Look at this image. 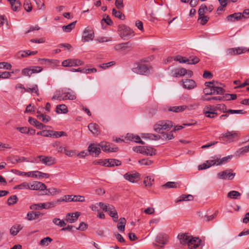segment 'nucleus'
Segmentation results:
<instances>
[{"instance_id":"obj_1","label":"nucleus","mask_w":249,"mask_h":249,"mask_svg":"<svg viewBox=\"0 0 249 249\" xmlns=\"http://www.w3.org/2000/svg\"><path fill=\"white\" fill-rule=\"evenodd\" d=\"M76 98V94L71 89H68L62 91H57L53 96L52 100H73Z\"/></svg>"},{"instance_id":"obj_2","label":"nucleus","mask_w":249,"mask_h":249,"mask_svg":"<svg viewBox=\"0 0 249 249\" xmlns=\"http://www.w3.org/2000/svg\"><path fill=\"white\" fill-rule=\"evenodd\" d=\"M231 159V156H228L222 158V159H214L212 160L206 161L205 163H203L198 166V168L199 170L206 169L210 167L211 166L216 165H219L220 164H225L228 162Z\"/></svg>"},{"instance_id":"obj_3","label":"nucleus","mask_w":249,"mask_h":249,"mask_svg":"<svg viewBox=\"0 0 249 249\" xmlns=\"http://www.w3.org/2000/svg\"><path fill=\"white\" fill-rule=\"evenodd\" d=\"M173 126V122L169 121H159L154 125V130L158 133H162V130H169Z\"/></svg>"},{"instance_id":"obj_4","label":"nucleus","mask_w":249,"mask_h":249,"mask_svg":"<svg viewBox=\"0 0 249 249\" xmlns=\"http://www.w3.org/2000/svg\"><path fill=\"white\" fill-rule=\"evenodd\" d=\"M238 137L239 133L238 131H227L221 135L220 139L225 142L230 143L234 141Z\"/></svg>"},{"instance_id":"obj_5","label":"nucleus","mask_w":249,"mask_h":249,"mask_svg":"<svg viewBox=\"0 0 249 249\" xmlns=\"http://www.w3.org/2000/svg\"><path fill=\"white\" fill-rule=\"evenodd\" d=\"M118 32L121 38L125 39L133 36V32L127 26L122 24L118 26Z\"/></svg>"},{"instance_id":"obj_6","label":"nucleus","mask_w":249,"mask_h":249,"mask_svg":"<svg viewBox=\"0 0 249 249\" xmlns=\"http://www.w3.org/2000/svg\"><path fill=\"white\" fill-rule=\"evenodd\" d=\"M235 176V173H233L231 169H227L220 172L217 174V178L220 179L231 180Z\"/></svg>"},{"instance_id":"obj_7","label":"nucleus","mask_w":249,"mask_h":249,"mask_svg":"<svg viewBox=\"0 0 249 249\" xmlns=\"http://www.w3.org/2000/svg\"><path fill=\"white\" fill-rule=\"evenodd\" d=\"M94 37V33L92 29L89 27L86 28L83 32L82 40L84 42L92 40Z\"/></svg>"},{"instance_id":"obj_8","label":"nucleus","mask_w":249,"mask_h":249,"mask_svg":"<svg viewBox=\"0 0 249 249\" xmlns=\"http://www.w3.org/2000/svg\"><path fill=\"white\" fill-rule=\"evenodd\" d=\"M84 64V62L80 59H68L62 62L63 67L79 66Z\"/></svg>"},{"instance_id":"obj_9","label":"nucleus","mask_w":249,"mask_h":249,"mask_svg":"<svg viewBox=\"0 0 249 249\" xmlns=\"http://www.w3.org/2000/svg\"><path fill=\"white\" fill-rule=\"evenodd\" d=\"M38 158L40 162L46 166H51L56 162L55 159L51 156L39 155Z\"/></svg>"},{"instance_id":"obj_10","label":"nucleus","mask_w":249,"mask_h":249,"mask_svg":"<svg viewBox=\"0 0 249 249\" xmlns=\"http://www.w3.org/2000/svg\"><path fill=\"white\" fill-rule=\"evenodd\" d=\"M248 52V49L245 47H237L229 49L227 51V55H234L245 53Z\"/></svg>"},{"instance_id":"obj_11","label":"nucleus","mask_w":249,"mask_h":249,"mask_svg":"<svg viewBox=\"0 0 249 249\" xmlns=\"http://www.w3.org/2000/svg\"><path fill=\"white\" fill-rule=\"evenodd\" d=\"M99 146L103 151L106 152H116L118 149L117 147L111 146V144L106 142H101Z\"/></svg>"},{"instance_id":"obj_12","label":"nucleus","mask_w":249,"mask_h":249,"mask_svg":"<svg viewBox=\"0 0 249 249\" xmlns=\"http://www.w3.org/2000/svg\"><path fill=\"white\" fill-rule=\"evenodd\" d=\"M124 177L126 180L132 183H135L140 179V175L138 172H128L124 175Z\"/></svg>"},{"instance_id":"obj_13","label":"nucleus","mask_w":249,"mask_h":249,"mask_svg":"<svg viewBox=\"0 0 249 249\" xmlns=\"http://www.w3.org/2000/svg\"><path fill=\"white\" fill-rule=\"evenodd\" d=\"M132 71L136 73L143 75L149 72V69L145 65L140 64L134 67Z\"/></svg>"},{"instance_id":"obj_14","label":"nucleus","mask_w":249,"mask_h":249,"mask_svg":"<svg viewBox=\"0 0 249 249\" xmlns=\"http://www.w3.org/2000/svg\"><path fill=\"white\" fill-rule=\"evenodd\" d=\"M132 46V44L130 42L119 43L115 45L114 48L118 52H125L129 50Z\"/></svg>"},{"instance_id":"obj_15","label":"nucleus","mask_w":249,"mask_h":249,"mask_svg":"<svg viewBox=\"0 0 249 249\" xmlns=\"http://www.w3.org/2000/svg\"><path fill=\"white\" fill-rule=\"evenodd\" d=\"M88 151L90 155L97 157L101 153V147L99 144L91 143L88 147Z\"/></svg>"},{"instance_id":"obj_16","label":"nucleus","mask_w":249,"mask_h":249,"mask_svg":"<svg viewBox=\"0 0 249 249\" xmlns=\"http://www.w3.org/2000/svg\"><path fill=\"white\" fill-rule=\"evenodd\" d=\"M183 87L187 89H192L196 87V82L193 79H186L181 81Z\"/></svg>"},{"instance_id":"obj_17","label":"nucleus","mask_w":249,"mask_h":249,"mask_svg":"<svg viewBox=\"0 0 249 249\" xmlns=\"http://www.w3.org/2000/svg\"><path fill=\"white\" fill-rule=\"evenodd\" d=\"M47 189L46 185L39 181H34L32 184H30V190H41Z\"/></svg>"},{"instance_id":"obj_18","label":"nucleus","mask_w":249,"mask_h":249,"mask_svg":"<svg viewBox=\"0 0 249 249\" xmlns=\"http://www.w3.org/2000/svg\"><path fill=\"white\" fill-rule=\"evenodd\" d=\"M201 242V240L198 238L193 237L191 236L190 241H189L188 248L190 249H196L198 248Z\"/></svg>"},{"instance_id":"obj_19","label":"nucleus","mask_w":249,"mask_h":249,"mask_svg":"<svg viewBox=\"0 0 249 249\" xmlns=\"http://www.w3.org/2000/svg\"><path fill=\"white\" fill-rule=\"evenodd\" d=\"M79 216L80 213L79 212L68 213L66 215L65 220L67 222L72 223L76 221Z\"/></svg>"},{"instance_id":"obj_20","label":"nucleus","mask_w":249,"mask_h":249,"mask_svg":"<svg viewBox=\"0 0 249 249\" xmlns=\"http://www.w3.org/2000/svg\"><path fill=\"white\" fill-rule=\"evenodd\" d=\"M37 53V51H30L29 50L20 51L17 53L16 56L18 58L21 59L24 57H26L29 55H35Z\"/></svg>"},{"instance_id":"obj_21","label":"nucleus","mask_w":249,"mask_h":249,"mask_svg":"<svg viewBox=\"0 0 249 249\" xmlns=\"http://www.w3.org/2000/svg\"><path fill=\"white\" fill-rule=\"evenodd\" d=\"M108 214L113 218V220L114 222H117L118 220V215L117 212L116 210L115 207L111 205H109V207L108 208L107 211Z\"/></svg>"},{"instance_id":"obj_22","label":"nucleus","mask_w":249,"mask_h":249,"mask_svg":"<svg viewBox=\"0 0 249 249\" xmlns=\"http://www.w3.org/2000/svg\"><path fill=\"white\" fill-rule=\"evenodd\" d=\"M187 72V70L185 68H177L172 71V75L174 77H181L185 75Z\"/></svg>"},{"instance_id":"obj_23","label":"nucleus","mask_w":249,"mask_h":249,"mask_svg":"<svg viewBox=\"0 0 249 249\" xmlns=\"http://www.w3.org/2000/svg\"><path fill=\"white\" fill-rule=\"evenodd\" d=\"M243 14L241 13H235L227 17L226 19L230 22H234L235 20H238L244 17Z\"/></svg>"},{"instance_id":"obj_24","label":"nucleus","mask_w":249,"mask_h":249,"mask_svg":"<svg viewBox=\"0 0 249 249\" xmlns=\"http://www.w3.org/2000/svg\"><path fill=\"white\" fill-rule=\"evenodd\" d=\"M191 236L189 235L187 233H182L178 234V238L180 241V243L182 245H188L189 241L191 239Z\"/></svg>"},{"instance_id":"obj_25","label":"nucleus","mask_w":249,"mask_h":249,"mask_svg":"<svg viewBox=\"0 0 249 249\" xmlns=\"http://www.w3.org/2000/svg\"><path fill=\"white\" fill-rule=\"evenodd\" d=\"M168 239V236L166 234L160 233L156 238V241L159 244L165 245Z\"/></svg>"},{"instance_id":"obj_26","label":"nucleus","mask_w":249,"mask_h":249,"mask_svg":"<svg viewBox=\"0 0 249 249\" xmlns=\"http://www.w3.org/2000/svg\"><path fill=\"white\" fill-rule=\"evenodd\" d=\"M187 107L185 105L180 106H174L168 108L167 110L168 111H172L175 113L181 112L184 111Z\"/></svg>"},{"instance_id":"obj_27","label":"nucleus","mask_w":249,"mask_h":249,"mask_svg":"<svg viewBox=\"0 0 249 249\" xmlns=\"http://www.w3.org/2000/svg\"><path fill=\"white\" fill-rule=\"evenodd\" d=\"M89 130L94 135H98L99 134V126L95 123H90L88 125Z\"/></svg>"},{"instance_id":"obj_28","label":"nucleus","mask_w":249,"mask_h":249,"mask_svg":"<svg viewBox=\"0 0 249 249\" xmlns=\"http://www.w3.org/2000/svg\"><path fill=\"white\" fill-rule=\"evenodd\" d=\"M14 11H18L20 9L21 3L19 0H8Z\"/></svg>"},{"instance_id":"obj_29","label":"nucleus","mask_w":249,"mask_h":249,"mask_svg":"<svg viewBox=\"0 0 249 249\" xmlns=\"http://www.w3.org/2000/svg\"><path fill=\"white\" fill-rule=\"evenodd\" d=\"M57 205H58L57 200H55L46 203H42L41 207L43 209L48 210L55 207Z\"/></svg>"},{"instance_id":"obj_30","label":"nucleus","mask_w":249,"mask_h":249,"mask_svg":"<svg viewBox=\"0 0 249 249\" xmlns=\"http://www.w3.org/2000/svg\"><path fill=\"white\" fill-rule=\"evenodd\" d=\"M22 229V226L21 225H16L12 226L10 230V232L12 235L15 236L21 231Z\"/></svg>"},{"instance_id":"obj_31","label":"nucleus","mask_w":249,"mask_h":249,"mask_svg":"<svg viewBox=\"0 0 249 249\" xmlns=\"http://www.w3.org/2000/svg\"><path fill=\"white\" fill-rule=\"evenodd\" d=\"M56 112L58 114L67 113L68 112V107L64 104L58 105L56 107Z\"/></svg>"},{"instance_id":"obj_32","label":"nucleus","mask_w":249,"mask_h":249,"mask_svg":"<svg viewBox=\"0 0 249 249\" xmlns=\"http://www.w3.org/2000/svg\"><path fill=\"white\" fill-rule=\"evenodd\" d=\"M241 193L236 191H231L227 194V196L229 198L237 199H239L241 196Z\"/></svg>"},{"instance_id":"obj_33","label":"nucleus","mask_w":249,"mask_h":249,"mask_svg":"<svg viewBox=\"0 0 249 249\" xmlns=\"http://www.w3.org/2000/svg\"><path fill=\"white\" fill-rule=\"evenodd\" d=\"M144 152L143 154L150 156L155 155L156 154V150L150 146H145Z\"/></svg>"},{"instance_id":"obj_34","label":"nucleus","mask_w":249,"mask_h":249,"mask_svg":"<svg viewBox=\"0 0 249 249\" xmlns=\"http://www.w3.org/2000/svg\"><path fill=\"white\" fill-rule=\"evenodd\" d=\"M72 195H65L63 197L57 199V202L58 204H59L61 202H72L73 201Z\"/></svg>"},{"instance_id":"obj_35","label":"nucleus","mask_w":249,"mask_h":249,"mask_svg":"<svg viewBox=\"0 0 249 249\" xmlns=\"http://www.w3.org/2000/svg\"><path fill=\"white\" fill-rule=\"evenodd\" d=\"M29 123L38 129H42V124L37 121L36 119L30 117L28 120Z\"/></svg>"},{"instance_id":"obj_36","label":"nucleus","mask_w":249,"mask_h":249,"mask_svg":"<svg viewBox=\"0 0 249 249\" xmlns=\"http://www.w3.org/2000/svg\"><path fill=\"white\" fill-rule=\"evenodd\" d=\"M50 177V175L48 173H42L40 171H34L33 178H49Z\"/></svg>"},{"instance_id":"obj_37","label":"nucleus","mask_w":249,"mask_h":249,"mask_svg":"<svg viewBox=\"0 0 249 249\" xmlns=\"http://www.w3.org/2000/svg\"><path fill=\"white\" fill-rule=\"evenodd\" d=\"M215 108L211 105H209L204 107L203 111L205 114H212L217 115V113L215 112Z\"/></svg>"},{"instance_id":"obj_38","label":"nucleus","mask_w":249,"mask_h":249,"mask_svg":"<svg viewBox=\"0 0 249 249\" xmlns=\"http://www.w3.org/2000/svg\"><path fill=\"white\" fill-rule=\"evenodd\" d=\"M39 90L37 85H34L32 88H28L25 89V92L35 93L37 96H39Z\"/></svg>"},{"instance_id":"obj_39","label":"nucleus","mask_w":249,"mask_h":249,"mask_svg":"<svg viewBox=\"0 0 249 249\" xmlns=\"http://www.w3.org/2000/svg\"><path fill=\"white\" fill-rule=\"evenodd\" d=\"M126 223V220L124 218H120L119 222L117 225V228L120 231H124L125 229V225Z\"/></svg>"},{"instance_id":"obj_40","label":"nucleus","mask_w":249,"mask_h":249,"mask_svg":"<svg viewBox=\"0 0 249 249\" xmlns=\"http://www.w3.org/2000/svg\"><path fill=\"white\" fill-rule=\"evenodd\" d=\"M76 21H73L71 23L62 26L63 31L66 33L70 32L75 27Z\"/></svg>"},{"instance_id":"obj_41","label":"nucleus","mask_w":249,"mask_h":249,"mask_svg":"<svg viewBox=\"0 0 249 249\" xmlns=\"http://www.w3.org/2000/svg\"><path fill=\"white\" fill-rule=\"evenodd\" d=\"M107 167L119 166L121 164V162L120 160L115 159H109L107 161Z\"/></svg>"},{"instance_id":"obj_42","label":"nucleus","mask_w":249,"mask_h":249,"mask_svg":"<svg viewBox=\"0 0 249 249\" xmlns=\"http://www.w3.org/2000/svg\"><path fill=\"white\" fill-rule=\"evenodd\" d=\"M173 131L172 130L168 133H161V136H160V139L164 140H170L173 139L174 138L173 135Z\"/></svg>"},{"instance_id":"obj_43","label":"nucleus","mask_w":249,"mask_h":249,"mask_svg":"<svg viewBox=\"0 0 249 249\" xmlns=\"http://www.w3.org/2000/svg\"><path fill=\"white\" fill-rule=\"evenodd\" d=\"M112 14L113 16L121 20H124L125 19V16L120 11H117L115 9H112Z\"/></svg>"},{"instance_id":"obj_44","label":"nucleus","mask_w":249,"mask_h":249,"mask_svg":"<svg viewBox=\"0 0 249 249\" xmlns=\"http://www.w3.org/2000/svg\"><path fill=\"white\" fill-rule=\"evenodd\" d=\"M194 199V196L191 195H182L179 197V199L177 200V202H180L182 201H191Z\"/></svg>"},{"instance_id":"obj_45","label":"nucleus","mask_w":249,"mask_h":249,"mask_svg":"<svg viewBox=\"0 0 249 249\" xmlns=\"http://www.w3.org/2000/svg\"><path fill=\"white\" fill-rule=\"evenodd\" d=\"M213 94L222 95L225 92V90L222 88L218 87L215 85L213 87Z\"/></svg>"},{"instance_id":"obj_46","label":"nucleus","mask_w":249,"mask_h":249,"mask_svg":"<svg viewBox=\"0 0 249 249\" xmlns=\"http://www.w3.org/2000/svg\"><path fill=\"white\" fill-rule=\"evenodd\" d=\"M162 186L167 188H177L179 187V185L177 182L169 181L166 183Z\"/></svg>"},{"instance_id":"obj_47","label":"nucleus","mask_w":249,"mask_h":249,"mask_svg":"<svg viewBox=\"0 0 249 249\" xmlns=\"http://www.w3.org/2000/svg\"><path fill=\"white\" fill-rule=\"evenodd\" d=\"M207 10V6L204 4H201L198 10V17L205 16V14Z\"/></svg>"},{"instance_id":"obj_48","label":"nucleus","mask_w":249,"mask_h":249,"mask_svg":"<svg viewBox=\"0 0 249 249\" xmlns=\"http://www.w3.org/2000/svg\"><path fill=\"white\" fill-rule=\"evenodd\" d=\"M144 135L145 136H142V138L148 139L151 140H159L160 139V136L159 135H155L150 133H148Z\"/></svg>"},{"instance_id":"obj_49","label":"nucleus","mask_w":249,"mask_h":249,"mask_svg":"<svg viewBox=\"0 0 249 249\" xmlns=\"http://www.w3.org/2000/svg\"><path fill=\"white\" fill-rule=\"evenodd\" d=\"M187 63L188 64H196L199 62V59L195 56H191L187 58Z\"/></svg>"},{"instance_id":"obj_50","label":"nucleus","mask_w":249,"mask_h":249,"mask_svg":"<svg viewBox=\"0 0 249 249\" xmlns=\"http://www.w3.org/2000/svg\"><path fill=\"white\" fill-rule=\"evenodd\" d=\"M18 201V197L16 195H13L10 196L7 200V204L11 206L15 204Z\"/></svg>"},{"instance_id":"obj_51","label":"nucleus","mask_w":249,"mask_h":249,"mask_svg":"<svg viewBox=\"0 0 249 249\" xmlns=\"http://www.w3.org/2000/svg\"><path fill=\"white\" fill-rule=\"evenodd\" d=\"M53 222L55 225L58 226L59 227H64L66 225V223L63 220H61L58 218H54L53 219Z\"/></svg>"},{"instance_id":"obj_52","label":"nucleus","mask_w":249,"mask_h":249,"mask_svg":"<svg viewBox=\"0 0 249 249\" xmlns=\"http://www.w3.org/2000/svg\"><path fill=\"white\" fill-rule=\"evenodd\" d=\"M15 189L23 190V189H29L30 190V184L24 182L15 187Z\"/></svg>"},{"instance_id":"obj_53","label":"nucleus","mask_w":249,"mask_h":249,"mask_svg":"<svg viewBox=\"0 0 249 249\" xmlns=\"http://www.w3.org/2000/svg\"><path fill=\"white\" fill-rule=\"evenodd\" d=\"M52 241L53 239L49 237H46L40 240L39 244L41 246H48Z\"/></svg>"},{"instance_id":"obj_54","label":"nucleus","mask_w":249,"mask_h":249,"mask_svg":"<svg viewBox=\"0 0 249 249\" xmlns=\"http://www.w3.org/2000/svg\"><path fill=\"white\" fill-rule=\"evenodd\" d=\"M153 181L154 179H152L150 176H147L144 178L143 180V184L146 187H150L152 185V182Z\"/></svg>"},{"instance_id":"obj_55","label":"nucleus","mask_w":249,"mask_h":249,"mask_svg":"<svg viewBox=\"0 0 249 249\" xmlns=\"http://www.w3.org/2000/svg\"><path fill=\"white\" fill-rule=\"evenodd\" d=\"M249 152V144L248 145H246L245 146H244L243 147L240 148L239 149L237 152L236 153L238 155H243L246 153Z\"/></svg>"},{"instance_id":"obj_56","label":"nucleus","mask_w":249,"mask_h":249,"mask_svg":"<svg viewBox=\"0 0 249 249\" xmlns=\"http://www.w3.org/2000/svg\"><path fill=\"white\" fill-rule=\"evenodd\" d=\"M25 10L27 12H30L32 11V5L31 4V3L29 0H25L24 4H23Z\"/></svg>"},{"instance_id":"obj_57","label":"nucleus","mask_w":249,"mask_h":249,"mask_svg":"<svg viewBox=\"0 0 249 249\" xmlns=\"http://www.w3.org/2000/svg\"><path fill=\"white\" fill-rule=\"evenodd\" d=\"M210 18L207 16H203L201 17H198V21H200V23L204 25L207 23L209 21Z\"/></svg>"},{"instance_id":"obj_58","label":"nucleus","mask_w":249,"mask_h":249,"mask_svg":"<svg viewBox=\"0 0 249 249\" xmlns=\"http://www.w3.org/2000/svg\"><path fill=\"white\" fill-rule=\"evenodd\" d=\"M48 191V194L46 193L45 195H55L56 194H59L61 192L60 190L57 189L56 188H50L47 190Z\"/></svg>"},{"instance_id":"obj_59","label":"nucleus","mask_w":249,"mask_h":249,"mask_svg":"<svg viewBox=\"0 0 249 249\" xmlns=\"http://www.w3.org/2000/svg\"><path fill=\"white\" fill-rule=\"evenodd\" d=\"M37 118L41 119L42 121L44 123H47L51 120V117L49 116L41 114L37 115Z\"/></svg>"},{"instance_id":"obj_60","label":"nucleus","mask_w":249,"mask_h":249,"mask_svg":"<svg viewBox=\"0 0 249 249\" xmlns=\"http://www.w3.org/2000/svg\"><path fill=\"white\" fill-rule=\"evenodd\" d=\"M66 136V134L65 132L63 131H54L52 130V133L51 134V137L54 138H59L61 136Z\"/></svg>"},{"instance_id":"obj_61","label":"nucleus","mask_w":249,"mask_h":249,"mask_svg":"<svg viewBox=\"0 0 249 249\" xmlns=\"http://www.w3.org/2000/svg\"><path fill=\"white\" fill-rule=\"evenodd\" d=\"M174 60L180 63H187V58L181 55H177L174 57Z\"/></svg>"},{"instance_id":"obj_62","label":"nucleus","mask_w":249,"mask_h":249,"mask_svg":"<svg viewBox=\"0 0 249 249\" xmlns=\"http://www.w3.org/2000/svg\"><path fill=\"white\" fill-rule=\"evenodd\" d=\"M22 74L24 76L30 77L32 74L30 67L23 69L21 71Z\"/></svg>"},{"instance_id":"obj_63","label":"nucleus","mask_w":249,"mask_h":249,"mask_svg":"<svg viewBox=\"0 0 249 249\" xmlns=\"http://www.w3.org/2000/svg\"><path fill=\"white\" fill-rule=\"evenodd\" d=\"M218 109L224 113H228V110L224 104H218L215 107V109Z\"/></svg>"},{"instance_id":"obj_64","label":"nucleus","mask_w":249,"mask_h":249,"mask_svg":"<svg viewBox=\"0 0 249 249\" xmlns=\"http://www.w3.org/2000/svg\"><path fill=\"white\" fill-rule=\"evenodd\" d=\"M139 162L142 165H150L153 163V161L148 159H144L139 160Z\"/></svg>"}]
</instances>
